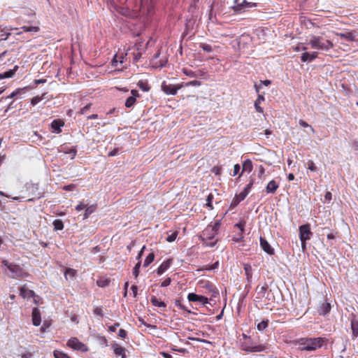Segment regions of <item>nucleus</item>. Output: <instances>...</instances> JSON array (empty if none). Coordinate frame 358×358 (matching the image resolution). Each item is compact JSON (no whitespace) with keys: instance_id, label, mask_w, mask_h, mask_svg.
I'll list each match as a JSON object with an SVG mask.
<instances>
[{"instance_id":"nucleus-37","label":"nucleus","mask_w":358,"mask_h":358,"mask_svg":"<svg viewBox=\"0 0 358 358\" xmlns=\"http://www.w3.org/2000/svg\"><path fill=\"white\" fill-rule=\"evenodd\" d=\"M45 94H43L41 96H36L33 97L31 101V105L35 106L37 103H38L41 100H43L45 98Z\"/></svg>"},{"instance_id":"nucleus-21","label":"nucleus","mask_w":358,"mask_h":358,"mask_svg":"<svg viewBox=\"0 0 358 358\" xmlns=\"http://www.w3.org/2000/svg\"><path fill=\"white\" fill-rule=\"evenodd\" d=\"M330 309L331 306L329 303H323L321 304L318 311L320 315H325L329 313Z\"/></svg>"},{"instance_id":"nucleus-53","label":"nucleus","mask_w":358,"mask_h":358,"mask_svg":"<svg viewBox=\"0 0 358 358\" xmlns=\"http://www.w3.org/2000/svg\"><path fill=\"white\" fill-rule=\"evenodd\" d=\"M171 281V278H166V280H164L162 282L161 286H162V287H167V286H169V285H170Z\"/></svg>"},{"instance_id":"nucleus-31","label":"nucleus","mask_w":358,"mask_h":358,"mask_svg":"<svg viewBox=\"0 0 358 358\" xmlns=\"http://www.w3.org/2000/svg\"><path fill=\"white\" fill-rule=\"evenodd\" d=\"M123 59H124V56H122V55L118 56L117 55H115L112 61L113 66H114L115 68H118L117 67L118 63L122 64L123 62Z\"/></svg>"},{"instance_id":"nucleus-49","label":"nucleus","mask_w":358,"mask_h":358,"mask_svg":"<svg viewBox=\"0 0 358 358\" xmlns=\"http://www.w3.org/2000/svg\"><path fill=\"white\" fill-rule=\"evenodd\" d=\"M299 124L303 127H308L310 128V131L313 133L314 132V129L313 128L309 125L306 122L303 121V120H299Z\"/></svg>"},{"instance_id":"nucleus-59","label":"nucleus","mask_w":358,"mask_h":358,"mask_svg":"<svg viewBox=\"0 0 358 358\" xmlns=\"http://www.w3.org/2000/svg\"><path fill=\"white\" fill-rule=\"evenodd\" d=\"M127 336V331L124 329H120L119 331V336H120L122 338H124Z\"/></svg>"},{"instance_id":"nucleus-22","label":"nucleus","mask_w":358,"mask_h":358,"mask_svg":"<svg viewBox=\"0 0 358 358\" xmlns=\"http://www.w3.org/2000/svg\"><path fill=\"white\" fill-rule=\"evenodd\" d=\"M235 10L236 11H241L245 6L250 5V3L247 2L246 0H235Z\"/></svg>"},{"instance_id":"nucleus-15","label":"nucleus","mask_w":358,"mask_h":358,"mask_svg":"<svg viewBox=\"0 0 358 358\" xmlns=\"http://www.w3.org/2000/svg\"><path fill=\"white\" fill-rule=\"evenodd\" d=\"M279 187V183L275 180H271L266 187V192L267 194H274L277 189Z\"/></svg>"},{"instance_id":"nucleus-57","label":"nucleus","mask_w":358,"mask_h":358,"mask_svg":"<svg viewBox=\"0 0 358 358\" xmlns=\"http://www.w3.org/2000/svg\"><path fill=\"white\" fill-rule=\"evenodd\" d=\"M240 171V166L239 164H235L234 166V174L233 176H236L238 174V173Z\"/></svg>"},{"instance_id":"nucleus-6","label":"nucleus","mask_w":358,"mask_h":358,"mask_svg":"<svg viewBox=\"0 0 358 358\" xmlns=\"http://www.w3.org/2000/svg\"><path fill=\"white\" fill-rule=\"evenodd\" d=\"M215 234L213 232H208L207 235L204 234V231L203 232V236L201 237L203 243L208 247H213L215 245L217 240L215 239Z\"/></svg>"},{"instance_id":"nucleus-42","label":"nucleus","mask_w":358,"mask_h":358,"mask_svg":"<svg viewBox=\"0 0 358 358\" xmlns=\"http://www.w3.org/2000/svg\"><path fill=\"white\" fill-rule=\"evenodd\" d=\"M177 236H178V232L173 231L167 236L166 241L170 243L173 242L176 239Z\"/></svg>"},{"instance_id":"nucleus-29","label":"nucleus","mask_w":358,"mask_h":358,"mask_svg":"<svg viewBox=\"0 0 358 358\" xmlns=\"http://www.w3.org/2000/svg\"><path fill=\"white\" fill-rule=\"evenodd\" d=\"M85 213L83 215V219H87L90 215L94 213L96 210V206L94 205H91L90 206L85 207Z\"/></svg>"},{"instance_id":"nucleus-47","label":"nucleus","mask_w":358,"mask_h":358,"mask_svg":"<svg viewBox=\"0 0 358 358\" xmlns=\"http://www.w3.org/2000/svg\"><path fill=\"white\" fill-rule=\"evenodd\" d=\"M141 266V262H138L134 268L133 274L135 278H137L138 275V270Z\"/></svg>"},{"instance_id":"nucleus-18","label":"nucleus","mask_w":358,"mask_h":358,"mask_svg":"<svg viewBox=\"0 0 358 358\" xmlns=\"http://www.w3.org/2000/svg\"><path fill=\"white\" fill-rule=\"evenodd\" d=\"M172 262L171 259H168L164 262L157 268V273L162 275L171 266Z\"/></svg>"},{"instance_id":"nucleus-26","label":"nucleus","mask_w":358,"mask_h":358,"mask_svg":"<svg viewBox=\"0 0 358 358\" xmlns=\"http://www.w3.org/2000/svg\"><path fill=\"white\" fill-rule=\"evenodd\" d=\"M351 329L354 337L358 336V321L355 319L351 320Z\"/></svg>"},{"instance_id":"nucleus-64","label":"nucleus","mask_w":358,"mask_h":358,"mask_svg":"<svg viewBox=\"0 0 358 358\" xmlns=\"http://www.w3.org/2000/svg\"><path fill=\"white\" fill-rule=\"evenodd\" d=\"M131 289V290H132V292L134 293V296H136V294H137V289H138L137 286L132 285Z\"/></svg>"},{"instance_id":"nucleus-5","label":"nucleus","mask_w":358,"mask_h":358,"mask_svg":"<svg viewBox=\"0 0 358 358\" xmlns=\"http://www.w3.org/2000/svg\"><path fill=\"white\" fill-rule=\"evenodd\" d=\"M336 35L347 42L358 41V33L356 31H345L343 33H336Z\"/></svg>"},{"instance_id":"nucleus-27","label":"nucleus","mask_w":358,"mask_h":358,"mask_svg":"<svg viewBox=\"0 0 358 358\" xmlns=\"http://www.w3.org/2000/svg\"><path fill=\"white\" fill-rule=\"evenodd\" d=\"M150 301L152 304L155 306H157L159 308H166L165 303L162 301H159L156 296H152Z\"/></svg>"},{"instance_id":"nucleus-43","label":"nucleus","mask_w":358,"mask_h":358,"mask_svg":"<svg viewBox=\"0 0 358 358\" xmlns=\"http://www.w3.org/2000/svg\"><path fill=\"white\" fill-rule=\"evenodd\" d=\"M22 29L24 31H34V32H37L38 30H39V28L38 27H27V26H24L22 27Z\"/></svg>"},{"instance_id":"nucleus-4","label":"nucleus","mask_w":358,"mask_h":358,"mask_svg":"<svg viewBox=\"0 0 358 358\" xmlns=\"http://www.w3.org/2000/svg\"><path fill=\"white\" fill-rule=\"evenodd\" d=\"M67 345L75 350H80L81 352H87L88 350V348L76 338L69 339L67 342Z\"/></svg>"},{"instance_id":"nucleus-11","label":"nucleus","mask_w":358,"mask_h":358,"mask_svg":"<svg viewBox=\"0 0 358 358\" xmlns=\"http://www.w3.org/2000/svg\"><path fill=\"white\" fill-rule=\"evenodd\" d=\"M131 96L128 97L125 101V106L131 108L136 102V97L138 96V92L136 90H132L131 92Z\"/></svg>"},{"instance_id":"nucleus-12","label":"nucleus","mask_w":358,"mask_h":358,"mask_svg":"<svg viewBox=\"0 0 358 358\" xmlns=\"http://www.w3.org/2000/svg\"><path fill=\"white\" fill-rule=\"evenodd\" d=\"M260 245L263 250L267 254L273 255L274 253V249L271 246L268 241L262 237H260Z\"/></svg>"},{"instance_id":"nucleus-58","label":"nucleus","mask_w":358,"mask_h":358,"mask_svg":"<svg viewBox=\"0 0 358 358\" xmlns=\"http://www.w3.org/2000/svg\"><path fill=\"white\" fill-rule=\"evenodd\" d=\"M23 89H18L16 91L13 92L10 96L9 98H13L17 94H20L21 92H22Z\"/></svg>"},{"instance_id":"nucleus-1","label":"nucleus","mask_w":358,"mask_h":358,"mask_svg":"<svg viewBox=\"0 0 358 358\" xmlns=\"http://www.w3.org/2000/svg\"><path fill=\"white\" fill-rule=\"evenodd\" d=\"M308 45H310L311 48L320 50V51H328L334 47L333 43L322 37V36H310Z\"/></svg>"},{"instance_id":"nucleus-60","label":"nucleus","mask_w":358,"mask_h":358,"mask_svg":"<svg viewBox=\"0 0 358 358\" xmlns=\"http://www.w3.org/2000/svg\"><path fill=\"white\" fill-rule=\"evenodd\" d=\"M235 226L238 227L241 231H244V223L242 222L237 223Z\"/></svg>"},{"instance_id":"nucleus-8","label":"nucleus","mask_w":358,"mask_h":358,"mask_svg":"<svg viewBox=\"0 0 358 358\" xmlns=\"http://www.w3.org/2000/svg\"><path fill=\"white\" fill-rule=\"evenodd\" d=\"M301 50L303 51H306L308 50V47L303 46L301 48ZM317 55H318V52L316 51H314L312 52H305L302 54L301 59L302 62H310L313 61L315 59H316L317 57Z\"/></svg>"},{"instance_id":"nucleus-54","label":"nucleus","mask_w":358,"mask_h":358,"mask_svg":"<svg viewBox=\"0 0 358 358\" xmlns=\"http://www.w3.org/2000/svg\"><path fill=\"white\" fill-rule=\"evenodd\" d=\"M252 184H253V182H250L249 184H248V185L245 187V188L243 189V191L246 192H247V194H249V192H250V189H251V187H252Z\"/></svg>"},{"instance_id":"nucleus-61","label":"nucleus","mask_w":358,"mask_h":358,"mask_svg":"<svg viewBox=\"0 0 358 358\" xmlns=\"http://www.w3.org/2000/svg\"><path fill=\"white\" fill-rule=\"evenodd\" d=\"M324 199L326 201H330L331 199V193L329 192H326L324 195Z\"/></svg>"},{"instance_id":"nucleus-30","label":"nucleus","mask_w":358,"mask_h":358,"mask_svg":"<svg viewBox=\"0 0 358 358\" xmlns=\"http://www.w3.org/2000/svg\"><path fill=\"white\" fill-rule=\"evenodd\" d=\"M267 289H268L267 285H264V286H261V287L258 286L257 287V293L258 297L259 298L264 297Z\"/></svg>"},{"instance_id":"nucleus-13","label":"nucleus","mask_w":358,"mask_h":358,"mask_svg":"<svg viewBox=\"0 0 358 358\" xmlns=\"http://www.w3.org/2000/svg\"><path fill=\"white\" fill-rule=\"evenodd\" d=\"M32 323L34 326H39L41 322V312L38 308H34L32 310Z\"/></svg>"},{"instance_id":"nucleus-46","label":"nucleus","mask_w":358,"mask_h":358,"mask_svg":"<svg viewBox=\"0 0 358 358\" xmlns=\"http://www.w3.org/2000/svg\"><path fill=\"white\" fill-rule=\"evenodd\" d=\"M271 84V81L268 80H265L264 81H261V83L260 85H255V89H256V91L257 92H259V89L261 87V85H266V86H268Z\"/></svg>"},{"instance_id":"nucleus-20","label":"nucleus","mask_w":358,"mask_h":358,"mask_svg":"<svg viewBox=\"0 0 358 358\" xmlns=\"http://www.w3.org/2000/svg\"><path fill=\"white\" fill-rule=\"evenodd\" d=\"M17 69L18 66H15L13 69L6 71L3 73H0V80L13 77Z\"/></svg>"},{"instance_id":"nucleus-56","label":"nucleus","mask_w":358,"mask_h":358,"mask_svg":"<svg viewBox=\"0 0 358 358\" xmlns=\"http://www.w3.org/2000/svg\"><path fill=\"white\" fill-rule=\"evenodd\" d=\"M85 207H86V206L83 203H80L76 207V210L77 211H80V210H83Z\"/></svg>"},{"instance_id":"nucleus-7","label":"nucleus","mask_w":358,"mask_h":358,"mask_svg":"<svg viewBox=\"0 0 358 358\" xmlns=\"http://www.w3.org/2000/svg\"><path fill=\"white\" fill-rule=\"evenodd\" d=\"M311 231L308 224H304L299 227V238L301 242H306L310 239Z\"/></svg>"},{"instance_id":"nucleus-45","label":"nucleus","mask_w":358,"mask_h":358,"mask_svg":"<svg viewBox=\"0 0 358 358\" xmlns=\"http://www.w3.org/2000/svg\"><path fill=\"white\" fill-rule=\"evenodd\" d=\"M201 48H202L203 50L210 52L213 50L212 46L207 43H201L200 45Z\"/></svg>"},{"instance_id":"nucleus-40","label":"nucleus","mask_w":358,"mask_h":358,"mask_svg":"<svg viewBox=\"0 0 358 358\" xmlns=\"http://www.w3.org/2000/svg\"><path fill=\"white\" fill-rule=\"evenodd\" d=\"M110 281L108 279H99L96 284L99 287H105L109 285Z\"/></svg>"},{"instance_id":"nucleus-55","label":"nucleus","mask_w":358,"mask_h":358,"mask_svg":"<svg viewBox=\"0 0 358 358\" xmlns=\"http://www.w3.org/2000/svg\"><path fill=\"white\" fill-rule=\"evenodd\" d=\"M90 106H91L90 103L86 105L85 107H83L80 110V113L83 114V115L85 114L90 109Z\"/></svg>"},{"instance_id":"nucleus-52","label":"nucleus","mask_w":358,"mask_h":358,"mask_svg":"<svg viewBox=\"0 0 358 358\" xmlns=\"http://www.w3.org/2000/svg\"><path fill=\"white\" fill-rule=\"evenodd\" d=\"M308 169L310 170L311 171H316L317 167L315 166V164L312 161H309L308 163Z\"/></svg>"},{"instance_id":"nucleus-14","label":"nucleus","mask_w":358,"mask_h":358,"mask_svg":"<svg viewBox=\"0 0 358 358\" xmlns=\"http://www.w3.org/2000/svg\"><path fill=\"white\" fill-rule=\"evenodd\" d=\"M245 350L249 352H267V347L264 345H250L246 347Z\"/></svg>"},{"instance_id":"nucleus-28","label":"nucleus","mask_w":358,"mask_h":358,"mask_svg":"<svg viewBox=\"0 0 358 358\" xmlns=\"http://www.w3.org/2000/svg\"><path fill=\"white\" fill-rule=\"evenodd\" d=\"M252 170V163L250 159H246L243 164V171L251 172Z\"/></svg>"},{"instance_id":"nucleus-10","label":"nucleus","mask_w":358,"mask_h":358,"mask_svg":"<svg viewBox=\"0 0 358 358\" xmlns=\"http://www.w3.org/2000/svg\"><path fill=\"white\" fill-rule=\"evenodd\" d=\"M187 299L189 301L199 302L203 305L206 304L208 301V298L201 295H197L194 293H189L187 296Z\"/></svg>"},{"instance_id":"nucleus-25","label":"nucleus","mask_w":358,"mask_h":358,"mask_svg":"<svg viewBox=\"0 0 358 358\" xmlns=\"http://www.w3.org/2000/svg\"><path fill=\"white\" fill-rule=\"evenodd\" d=\"M264 100V97L263 94H259L258 98L255 101V106L257 112L263 113V108L260 107L261 102Z\"/></svg>"},{"instance_id":"nucleus-44","label":"nucleus","mask_w":358,"mask_h":358,"mask_svg":"<svg viewBox=\"0 0 358 358\" xmlns=\"http://www.w3.org/2000/svg\"><path fill=\"white\" fill-rule=\"evenodd\" d=\"M267 326H268L267 321L263 320L257 324V329L259 331H263L267 327Z\"/></svg>"},{"instance_id":"nucleus-24","label":"nucleus","mask_w":358,"mask_h":358,"mask_svg":"<svg viewBox=\"0 0 358 358\" xmlns=\"http://www.w3.org/2000/svg\"><path fill=\"white\" fill-rule=\"evenodd\" d=\"M63 125L64 123L61 120H54L51 124L52 128L56 133H59L61 131V127Z\"/></svg>"},{"instance_id":"nucleus-23","label":"nucleus","mask_w":358,"mask_h":358,"mask_svg":"<svg viewBox=\"0 0 358 358\" xmlns=\"http://www.w3.org/2000/svg\"><path fill=\"white\" fill-rule=\"evenodd\" d=\"M60 152H63L64 154H68L71 155V159H74L75 156L76 155V150L73 148H62L61 150H59Z\"/></svg>"},{"instance_id":"nucleus-32","label":"nucleus","mask_w":358,"mask_h":358,"mask_svg":"<svg viewBox=\"0 0 358 358\" xmlns=\"http://www.w3.org/2000/svg\"><path fill=\"white\" fill-rule=\"evenodd\" d=\"M248 196V194L246 192L242 191L241 193H239L238 195H236V198L234 200V203L235 204L238 203L241 201L244 200L245 198Z\"/></svg>"},{"instance_id":"nucleus-2","label":"nucleus","mask_w":358,"mask_h":358,"mask_svg":"<svg viewBox=\"0 0 358 358\" xmlns=\"http://www.w3.org/2000/svg\"><path fill=\"white\" fill-rule=\"evenodd\" d=\"M2 265L5 267L6 273L13 278H22L26 276V272L19 265L10 263L7 260L2 261Z\"/></svg>"},{"instance_id":"nucleus-34","label":"nucleus","mask_w":358,"mask_h":358,"mask_svg":"<svg viewBox=\"0 0 358 358\" xmlns=\"http://www.w3.org/2000/svg\"><path fill=\"white\" fill-rule=\"evenodd\" d=\"M154 259H155L154 254L153 253H150L147 256V257H146V259H145V260L144 262L143 266L147 267L148 266H149L154 261Z\"/></svg>"},{"instance_id":"nucleus-33","label":"nucleus","mask_w":358,"mask_h":358,"mask_svg":"<svg viewBox=\"0 0 358 358\" xmlns=\"http://www.w3.org/2000/svg\"><path fill=\"white\" fill-rule=\"evenodd\" d=\"M159 56V52L157 53L153 59L154 64L155 66L162 67L165 65L166 61L164 60H159L158 61V57Z\"/></svg>"},{"instance_id":"nucleus-19","label":"nucleus","mask_w":358,"mask_h":358,"mask_svg":"<svg viewBox=\"0 0 358 358\" xmlns=\"http://www.w3.org/2000/svg\"><path fill=\"white\" fill-rule=\"evenodd\" d=\"M20 294L23 298H30L34 296V292L24 287H22L20 289Z\"/></svg>"},{"instance_id":"nucleus-51","label":"nucleus","mask_w":358,"mask_h":358,"mask_svg":"<svg viewBox=\"0 0 358 358\" xmlns=\"http://www.w3.org/2000/svg\"><path fill=\"white\" fill-rule=\"evenodd\" d=\"M212 200H213V195L209 194L206 199V206L209 207L210 209L213 208L212 206Z\"/></svg>"},{"instance_id":"nucleus-62","label":"nucleus","mask_w":358,"mask_h":358,"mask_svg":"<svg viewBox=\"0 0 358 358\" xmlns=\"http://www.w3.org/2000/svg\"><path fill=\"white\" fill-rule=\"evenodd\" d=\"M220 171H221V168H220V167L215 166L213 168V172L215 173L216 175L220 174Z\"/></svg>"},{"instance_id":"nucleus-50","label":"nucleus","mask_w":358,"mask_h":358,"mask_svg":"<svg viewBox=\"0 0 358 358\" xmlns=\"http://www.w3.org/2000/svg\"><path fill=\"white\" fill-rule=\"evenodd\" d=\"M139 322L141 323V324L142 325H144L145 327H146L149 330H151V329H156V326L155 325H151V324H147L143 320L140 319L139 320Z\"/></svg>"},{"instance_id":"nucleus-63","label":"nucleus","mask_w":358,"mask_h":358,"mask_svg":"<svg viewBox=\"0 0 358 358\" xmlns=\"http://www.w3.org/2000/svg\"><path fill=\"white\" fill-rule=\"evenodd\" d=\"M118 326H119V324H115V325H113V326H110V327H108V329H109V331L114 332V331H116V329H117V328L118 327Z\"/></svg>"},{"instance_id":"nucleus-38","label":"nucleus","mask_w":358,"mask_h":358,"mask_svg":"<svg viewBox=\"0 0 358 358\" xmlns=\"http://www.w3.org/2000/svg\"><path fill=\"white\" fill-rule=\"evenodd\" d=\"M75 273H76L75 270H73L72 268H68V269H66V271L64 273V276H65L66 279L68 280L69 278H72L75 275Z\"/></svg>"},{"instance_id":"nucleus-16","label":"nucleus","mask_w":358,"mask_h":358,"mask_svg":"<svg viewBox=\"0 0 358 358\" xmlns=\"http://www.w3.org/2000/svg\"><path fill=\"white\" fill-rule=\"evenodd\" d=\"M220 226V221H219V220L215 221L213 224H210L206 228V229L204 230V234L207 235V234L208 232H213V233L217 234V232L218 231Z\"/></svg>"},{"instance_id":"nucleus-41","label":"nucleus","mask_w":358,"mask_h":358,"mask_svg":"<svg viewBox=\"0 0 358 358\" xmlns=\"http://www.w3.org/2000/svg\"><path fill=\"white\" fill-rule=\"evenodd\" d=\"M54 357L55 358H70L67 355L59 350L54 351Z\"/></svg>"},{"instance_id":"nucleus-35","label":"nucleus","mask_w":358,"mask_h":358,"mask_svg":"<svg viewBox=\"0 0 358 358\" xmlns=\"http://www.w3.org/2000/svg\"><path fill=\"white\" fill-rule=\"evenodd\" d=\"M53 226L55 230H62L64 228L63 222L61 220H55L53 222Z\"/></svg>"},{"instance_id":"nucleus-36","label":"nucleus","mask_w":358,"mask_h":358,"mask_svg":"<svg viewBox=\"0 0 358 358\" xmlns=\"http://www.w3.org/2000/svg\"><path fill=\"white\" fill-rule=\"evenodd\" d=\"M244 270L245 275H247V278L249 280L252 277V267L250 264L244 265Z\"/></svg>"},{"instance_id":"nucleus-48","label":"nucleus","mask_w":358,"mask_h":358,"mask_svg":"<svg viewBox=\"0 0 358 358\" xmlns=\"http://www.w3.org/2000/svg\"><path fill=\"white\" fill-rule=\"evenodd\" d=\"M138 86L141 90H143L145 92H148L150 90V87L148 86V85L143 82H139Z\"/></svg>"},{"instance_id":"nucleus-3","label":"nucleus","mask_w":358,"mask_h":358,"mask_svg":"<svg viewBox=\"0 0 358 358\" xmlns=\"http://www.w3.org/2000/svg\"><path fill=\"white\" fill-rule=\"evenodd\" d=\"M297 343L301 350L312 351L322 347L323 339L322 338H301Z\"/></svg>"},{"instance_id":"nucleus-17","label":"nucleus","mask_w":358,"mask_h":358,"mask_svg":"<svg viewBox=\"0 0 358 358\" xmlns=\"http://www.w3.org/2000/svg\"><path fill=\"white\" fill-rule=\"evenodd\" d=\"M114 353L116 356H121L122 358H125V349L118 344H113L112 345Z\"/></svg>"},{"instance_id":"nucleus-9","label":"nucleus","mask_w":358,"mask_h":358,"mask_svg":"<svg viewBox=\"0 0 358 358\" xmlns=\"http://www.w3.org/2000/svg\"><path fill=\"white\" fill-rule=\"evenodd\" d=\"M183 87V85H166L163 84L162 86V90L166 94L170 95H175L178 90Z\"/></svg>"},{"instance_id":"nucleus-39","label":"nucleus","mask_w":358,"mask_h":358,"mask_svg":"<svg viewBox=\"0 0 358 358\" xmlns=\"http://www.w3.org/2000/svg\"><path fill=\"white\" fill-rule=\"evenodd\" d=\"M183 87L194 86L198 87L201 85V82L198 80H192L187 83H182Z\"/></svg>"}]
</instances>
